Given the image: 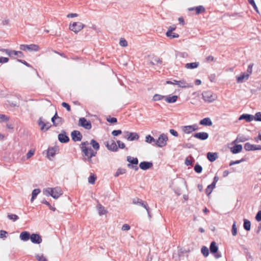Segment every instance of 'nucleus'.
Here are the masks:
<instances>
[{"label":"nucleus","mask_w":261,"mask_h":261,"mask_svg":"<svg viewBox=\"0 0 261 261\" xmlns=\"http://www.w3.org/2000/svg\"><path fill=\"white\" fill-rule=\"evenodd\" d=\"M168 140L167 136L164 134L160 135L158 138V139L155 140L154 144H152L153 145H156L159 147H163L167 145V142Z\"/></svg>","instance_id":"f257e3e1"},{"label":"nucleus","mask_w":261,"mask_h":261,"mask_svg":"<svg viewBox=\"0 0 261 261\" xmlns=\"http://www.w3.org/2000/svg\"><path fill=\"white\" fill-rule=\"evenodd\" d=\"M85 27V24L80 22H74L69 24V29L77 34Z\"/></svg>","instance_id":"f03ea898"},{"label":"nucleus","mask_w":261,"mask_h":261,"mask_svg":"<svg viewBox=\"0 0 261 261\" xmlns=\"http://www.w3.org/2000/svg\"><path fill=\"white\" fill-rule=\"evenodd\" d=\"M127 161L129 163V164H127V167L128 168H133L135 171L138 170L139 167L137 166L138 164V160L137 158L128 156L127 157Z\"/></svg>","instance_id":"7ed1b4c3"},{"label":"nucleus","mask_w":261,"mask_h":261,"mask_svg":"<svg viewBox=\"0 0 261 261\" xmlns=\"http://www.w3.org/2000/svg\"><path fill=\"white\" fill-rule=\"evenodd\" d=\"M133 202L135 204H138L143 207H144L147 212V214L149 217H151L150 208L148 206L146 202L143 201L142 200L139 198H135L133 199Z\"/></svg>","instance_id":"20e7f679"},{"label":"nucleus","mask_w":261,"mask_h":261,"mask_svg":"<svg viewBox=\"0 0 261 261\" xmlns=\"http://www.w3.org/2000/svg\"><path fill=\"white\" fill-rule=\"evenodd\" d=\"M203 100L208 102H212L216 99V96L210 91H204L202 94Z\"/></svg>","instance_id":"39448f33"},{"label":"nucleus","mask_w":261,"mask_h":261,"mask_svg":"<svg viewBox=\"0 0 261 261\" xmlns=\"http://www.w3.org/2000/svg\"><path fill=\"white\" fill-rule=\"evenodd\" d=\"M79 125L88 130H89L92 128L91 122L90 121H88L84 117H82L79 119Z\"/></svg>","instance_id":"423d86ee"},{"label":"nucleus","mask_w":261,"mask_h":261,"mask_svg":"<svg viewBox=\"0 0 261 261\" xmlns=\"http://www.w3.org/2000/svg\"><path fill=\"white\" fill-rule=\"evenodd\" d=\"M39 46L36 44H32L30 45L22 44V45H20V49L21 50H24V51H26V50H29L30 51H38L39 50Z\"/></svg>","instance_id":"0eeeda50"},{"label":"nucleus","mask_w":261,"mask_h":261,"mask_svg":"<svg viewBox=\"0 0 261 261\" xmlns=\"http://www.w3.org/2000/svg\"><path fill=\"white\" fill-rule=\"evenodd\" d=\"M167 84L177 85L179 87L181 88H189L190 86L184 80L176 81L173 80V81H168L166 82Z\"/></svg>","instance_id":"6e6552de"},{"label":"nucleus","mask_w":261,"mask_h":261,"mask_svg":"<svg viewBox=\"0 0 261 261\" xmlns=\"http://www.w3.org/2000/svg\"><path fill=\"white\" fill-rule=\"evenodd\" d=\"M89 144L88 141L82 142L80 145L83 155L86 158L89 157V147H87Z\"/></svg>","instance_id":"1a4fd4ad"},{"label":"nucleus","mask_w":261,"mask_h":261,"mask_svg":"<svg viewBox=\"0 0 261 261\" xmlns=\"http://www.w3.org/2000/svg\"><path fill=\"white\" fill-rule=\"evenodd\" d=\"M125 135L124 138H126L128 141L137 140L139 138V135L136 133H130L128 131L124 132Z\"/></svg>","instance_id":"9d476101"},{"label":"nucleus","mask_w":261,"mask_h":261,"mask_svg":"<svg viewBox=\"0 0 261 261\" xmlns=\"http://www.w3.org/2000/svg\"><path fill=\"white\" fill-rule=\"evenodd\" d=\"M244 148L246 151H254L261 150V145H252L247 142L244 144Z\"/></svg>","instance_id":"9b49d317"},{"label":"nucleus","mask_w":261,"mask_h":261,"mask_svg":"<svg viewBox=\"0 0 261 261\" xmlns=\"http://www.w3.org/2000/svg\"><path fill=\"white\" fill-rule=\"evenodd\" d=\"M58 138L59 141L62 143H68L70 140L64 130H62L61 133L58 135Z\"/></svg>","instance_id":"f8f14e48"},{"label":"nucleus","mask_w":261,"mask_h":261,"mask_svg":"<svg viewBox=\"0 0 261 261\" xmlns=\"http://www.w3.org/2000/svg\"><path fill=\"white\" fill-rule=\"evenodd\" d=\"M105 145L107 149L110 151L113 152L118 151V147L114 140H111L110 142L109 141L106 142Z\"/></svg>","instance_id":"ddd939ff"},{"label":"nucleus","mask_w":261,"mask_h":261,"mask_svg":"<svg viewBox=\"0 0 261 261\" xmlns=\"http://www.w3.org/2000/svg\"><path fill=\"white\" fill-rule=\"evenodd\" d=\"M72 140L74 142L80 141L82 140L83 136L82 134L79 130H73L71 133Z\"/></svg>","instance_id":"4468645a"},{"label":"nucleus","mask_w":261,"mask_h":261,"mask_svg":"<svg viewBox=\"0 0 261 261\" xmlns=\"http://www.w3.org/2000/svg\"><path fill=\"white\" fill-rule=\"evenodd\" d=\"M30 239L33 243L37 244H40L42 241L41 237L37 233L32 234Z\"/></svg>","instance_id":"2eb2a0df"},{"label":"nucleus","mask_w":261,"mask_h":261,"mask_svg":"<svg viewBox=\"0 0 261 261\" xmlns=\"http://www.w3.org/2000/svg\"><path fill=\"white\" fill-rule=\"evenodd\" d=\"M53 193L51 194V197L54 199H58L63 194L62 189L60 187H55L53 188Z\"/></svg>","instance_id":"dca6fc26"},{"label":"nucleus","mask_w":261,"mask_h":261,"mask_svg":"<svg viewBox=\"0 0 261 261\" xmlns=\"http://www.w3.org/2000/svg\"><path fill=\"white\" fill-rule=\"evenodd\" d=\"M193 137L201 140H205L208 138V134L206 132H199L194 134Z\"/></svg>","instance_id":"f3484780"},{"label":"nucleus","mask_w":261,"mask_h":261,"mask_svg":"<svg viewBox=\"0 0 261 261\" xmlns=\"http://www.w3.org/2000/svg\"><path fill=\"white\" fill-rule=\"evenodd\" d=\"M153 166L152 163L146 161H143L140 163L139 167L143 170H146Z\"/></svg>","instance_id":"a211bd4d"},{"label":"nucleus","mask_w":261,"mask_h":261,"mask_svg":"<svg viewBox=\"0 0 261 261\" xmlns=\"http://www.w3.org/2000/svg\"><path fill=\"white\" fill-rule=\"evenodd\" d=\"M254 116L249 114H243L241 115L239 118V120H245V121L247 122H250L253 120Z\"/></svg>","instance_id":"6ab92c4d"},{"label":"nucleus","mask_w":261,"mask_h":261,"mask_svg":"<svg viewBox=\"0 0 261 261\" xmlns=\"http://www.w3.org/2000/svg\"><path fill=\"white\" fill-rule=\"evenodd\" d=\"M249 74H247V73H246L244 72H242V73H241V74H240V76H238L236 77L237 82L238 83H243L244 80H248L249 78Z\"/></svg>","instance_id":"aec40b11"},{"label":"nucleus","mask_w":261,"mask_h":261,"mask_svg":"<svg viewBox=\"0 0 261 261\" xmlns=\"http://www.w3.org/2000/svg\"><path fill=\"white\" fill-rule=\"evenodd\" d=\"M19 238L21 240L23 241H27L31 238V234L29 232L24 231L21 232L19 236Z\"/></svg>","instance_id":"412c9836"},{"label":"nucleus","mask_w":261,"mask_h":261,"mask_svg":"<svg viewBox=\"0 0 261 261\" xmlns=\"http://www.w3.org/2000/svg\"><path fill=\"white\" fill-rule=\"evenodd\" d=\"M207 159L211 162H213L218 158V153L208 152L206 155Z\"/></svg>","instance_id":"4be33fe9"},{"label":"nucleus","mask_w":261,"mask_h":261,"mask_svg":"<svg viewBox=\"0 0 261 261\" xmlns=\"http://www.w3.org/2000/svg\"><path fill=\"white\" fill-rule=\"evenodd\" d=\"M199 124L203 126H212L213 124L212 121L211 119L208 117L204 118L201 120L199 122Z\"/></svg>","instance_id":"5701e85b"},{"label":"nucleus","mask_w":261,"mask_h":261,"mask_svg":"<svg viewBox=\"0 0 261 261\" xmlns=\"http://www.w3.org/2000/svg\"><path fill=\"white\" fill-rule=\"evenodd\" d=\"M242 145L241 144L235 145L230 148V151L233 154H237L242 150Z\"/></svg>","instance_id":"b1692460"},{"label":"nucleus","mask_w":261,"mask_h":261,"mask_svg":"<svg viewBox=\"0 0 261 261\" xmlns=\"http://www.w3.org/2000/svg\"><path fill=\"white\" fill-rule=\"evenodd\" d=\"M10 54V56H9L10 58H13L14 56H18L19 58H23L24 55L22 51H16L15 50H11Z\"/></svg>","instance_id":"393cba45"},{"label":"nucleus","mask_w":261,"mask_h":261,"mask_svg":"<svg viewBox=\"0 0 261 261\" xmlns=\"http://www.w3.org/2000/svg\"><path fill=\"white\" fill-rule=\"evenodd\" d=\"M210 252L213 254L216 253L218 252V247L217 246L215 242L213 241L211 243L210 246Z\"/></svg>","instance_id":"a878e982"},{"label":"nucleus","mask_w":261,"mask_h":261,"mask_svg":"<svg viewBox=\"0 0 261 261\" xmlns=\"http://www.w3.org/2000/svg\"><path fill=\"white\" fill-rule=\"evenodd\" d=\"M97 209L100 216L105 215L107 213V211L105 209V207L100 203L97 204Z\"/></svg>","instance_id":"bb28decb"},{"label":"nucleus","mask_w":261,"mask_h":261,"mask_svg":"<svg viewBox=\"0 0 261 261\" xmlns=\"http://www.w3.org/2000/svg\"><path fill=\"white\" fill-rule=\"evenodd\" d=\"M177 98L178 96L177 95H173L172 96H168L165 97V100L168 103H171L175 102L177 101Z\"/></svg>","instance_id":"cd10ccee"},{"label":"nucleus","mask_w":261,"mask_h":261,"mask_svg":"<svg viewBox=\"0 0 261 261\" xmlns=\"http://www.w3.org/2000/svg\"><path fill=\"white\" fill-rule=\"evenodd\" d=\"M57 150V148L56 147H49L47 149V156L51 157L54 156L56 153Z\"/></svg>","instance_id":"c85d7f7f"},{"label":"nucleus","mask_w":261,"mask_h":261,"mask_svg":"<svg viewBox=\"0 0 261 261\" xmlns=\"http://www.w3.org/2000/svg\"><path fill=\"white\" fill-rule=\"evenodd\" d=\"M37 123L38 125L40 127V129L42 131H45V127L46 126V124L45 123V122L43 121L42 117H40L38 119Z\"/></svg>","instance_id":"c756f323"},{"label":"nucleus","mask_w":261,"mask_h":261,"mask_svg":"<svg viewBox=\"0 0 261 261\" xmlns=\"http://www.w3.org/2000/svg\"><path fill=\"white\" fill-rule=\"evenodd\" d=\"M199 62H193L190 63H187L185 65V67L189 69H194L197 68L199 66Z\"/></svg>","instance_id":"7c9ffc66"},{"label":"nucleus","mask_w":261,"mask_h":261,"mask_svg":"<svg viewBox=\"0 0 261 261\" xmlns=\"http://www.w3.org/2000/svg\"><path fill=\"white\" fill-rule=\"evenodd\" d=\"M243 227H244V228L246 230H247V231L250 230V228H251V223H250V221H249L247 219H244Z\"/></svg>","instance_id":"2f4dec72"},{"label":"nucleus","mask_w":261,"mask_h":261,"mask_svg":"<svg viewBox=\"0 0 261 261\" xmlns=\"http://www.w3.org/2000/svg\"><path fill=\"white\" fill-rule=\"evenodd\" d=\"M90 144L92 146L94 149L97 151L99 149L100 146L99 143L94 139H92L90 142Z\"/></svg>","instance_id":"473e14b6"},{"label":"nucleus","mask_w":261,"mask_h":261,"mask_svg":"<svg viewBox=\"0 0 261 261\" xmlns=\"http://www.w3.org/2000/svg\"><path fill=\"white\" fill-rule=\"evenodd\" d=\"M215 186H212V184L208 185L205 189V192L207 196H209L213 191V190L215 188Z\"/></svg>","instance_id":"72a5a7b5"},{"label":"nucleus","mask_w":261,"mask_h":261,"mask_svg":"<svg viewBox=\"0 0 261 261\" xmlns=\"http://www.w3.org/2000/svg\"><path fill=\"white\" fill-rule=\"evenodd\" d=\"M196 14H199L205 12V8L203 6L195 7Z\"/></svg>","instance_id":"f704fd0d"},{"label":"nucleus","mask_w":261,"mask_h":261,"mask_svg":"<svg viewBox=\"0 0 261 261\" xmlns=\"http://www.w3.org/2000/svg\"><path fill=\"white\" fill-rule=\"evenodd\" d=\"M145 142L149 144H152V143H154L153 144H154L155 142V140L153 137L148 135L145 137Z\"/></svg>","instance_id":"c9c22d12"},{"label":"nucleus","mask_w":261,"mask_h":261,"mask_svg":"<svg viewBox=\"0 0 261 261\" xmlns=\"http://www.w3.org/2000/svg\"><path fill=\"white\" fill-rule=\"evenodd\" d=\"M191 125L184 126L182 127V131L186 134H190L192 133Z\"/></svg>","instance_id":"e433bc0d"},{"label":"nucleus","mask_w":261,"mask_h":261,"mask_svg":"<svg viewBox=\"0 0 261 261\" xmlns=\"http://www.w3.org/2000/svg\"><path fill=\"white\" fill-rule=\"evenodd\" d=\"M126 172V169L123 168H119L117 169V171L116 172L114 176L115 177H118L120 175H122L124 174Z\"/></svg>","instance_id":"4c0bfd02"},{"label":"nucleus","mask_w":261,"mask_h":261,"mask_svg":"<svg viewBox=\"0 0 261 261\" xmlns=\"http://www.w3.org/2000/svg\"><path fill=\"white\" fill-rule=\"evenodd\" d=\"M164 98H165V96H163V95H162L160 94H155L153 96L152 100L154 101H156L161 100Z\"/></svg>","instance_id":"58836bf2"},{"label":"nucleus","mask_w":261,"mask_h":261,"mask_svg":"<svg viewBox=\"0 0 261 261\" xmlns=\"http://www.w3.org/2000/svg\"><path fill=\"white\" fill-rule=\"evenodd\" d=\"M201 251L204 257H207L209 254L208 249L206 246H202Z\"/></svg>","instance_id":"ea45409f"},{"label":"nucleus","mask_w":261,"mask_h":261,"mask_svg":"<svg viewBox=\"0 0 261 261\" xmlns=\"http://www.w3.org/2000/svg\"><path fill=\"white\" fill-rule=\"evenodd\" d=\"M96 179V176L94 174H91L88 177V182L90 184L93 185L95 183Z\"/></svg>","instance_id":"a19ab883"},{"label":"nucleus","mask_w":261,"mask_h":261,"mask_svg":"<svg viewBox=\"0 0 261 261\" xmlns=\"http://www.w3.org/2000/svg\"><path fill=\"white\" fill-rule=\"evenodd\" d=\"M53 193V188H48L43 190V193L46 196H51V194Z\"/></svg>","instance_id":"79ce46f5"},{"label":"nucleus","mask_w":261,"mask_h":261,"mask_svg":"<svg viewBox=\"0 0 261 261\" xmlns=\"http://www.w3.org/2000/svg\"><path fill=\"white\" fill-rule=\"evenodd\" d=\"M176 28V27L174 25H173L172 26H170L168 28V31H167L166 33V36H169L170 35L171 33H172V32L173 31L175 30Z\"/></svg>","instance_id":"37998d69"},{"label":"nucleus","mask_w":261,"mask_h":261,"mask_svg":"<svg viewBox=\"0 0 261 261\" xmlns=\"http://www.w3.org/2000/svg\"><path fill=\"white\" fill-rule=\"evenodd\" d=\"M194 170L196 173H200L202 171V167L199 164H197L194 166Z\"/></svg>","instance_id":"c03bdc74"},{"label":"nucleus","mask_w":261,"mask_h":261,"mask_svg":"<svg viewBox=\"0 0 261 261\" xmlns=\"http://www.w3.org/2000/svg\"><path fill=\"white\" fill-rule=\"evenodd\" d=\"M248 140V139L245 137L242 136H238L236 140L234 141V142H244Z\"/></svg>","instance_id":"a18cd8bd"},{"label":"nucleus","mask_w":261,"mask_h":261,"mask_svg":"<svg viewBox=\"0 0 261 261\" xmlns=\"http://www.w3.org/2000/svg\"><path fill=\"white\" fill-rule=\"evenodd\" d=\"M7 217L10 220H12L13 221H16L19 219L18 216L15 214H9Z\"/></svg>","instance_id":"49530a36"},{"label":"nucleus","mask_w":261,"mask_h":261,"mask_svg":"<svg viewBox=\"0 0 261 261\" xmlns=\"http://www.w3.org/2000/svg\"><path fill=\"white\" fill-rule=\"evenodd\" d=\"M58 115L57 114V113L56 112L55 114L51 118V122L53 123V125L55 126H58V123H56V120L58 119Z\"/></svg>","instance_id":"de8ad7c7"},{"label":"nucleus","mask_w":261,"mask_h":261,"mask_svg":"<svg viewBox=\"0 0 261 261\" xmlns=\"http://www.w3.org/2000/svg\"><path fill=\"white\" fill-rule=\"evenodd\" d=\"M236 222L234 221L232 226L231 232L233 236H236L237 234V228L236 225Z\"/></svg>","instance_id":"09e8293b"},{"label":"nucleus","mask_w":261,"mask_h":261,"mask_svg":"<svg viewBox=\"0 0 261 261\" xmlns=\"http://www.w3.org/2000/svg\"><path fill=\"white\" fill-rule=\"evenodd\" d=\"M9 120V117L4 114H0V123L7 122Z\"/></svg>","instance_id":"8fccbe9b"},{"label":"nucleus","mask_w":261,"mask_h":261,"mask_svg":"<svg viewBox=\"0 0 261 261\" xmlns=\"http://www.w3.org/2000/svg\"><path fill=\"white\" fill-rule=\"evenodd\" d=\"M253 120L256 121H261V112H257L254 116Z\"/></svg>","instance_id":"3c124183"},{"label":"nucleus","mask_w":261,"mask_h":261,"mask_svg":"<svg viewBox=\"0 0 261 261\" xmlns=\"http://www.w3.org/2000/svg\"><path fill=\"white\" fill-rule=\"evenodd\" d=\"M152 60L156 65L161 64L162 63V60L159 57L154 56L152 57Z\"/></svg>","instance_id":"603ef678"},{"label":"nucleus","mask_w":261,"mask_h":261,"mask_svg":"<svg viewBox=\"0 0 261 261\" xmlns=\"http://www.w3.org/2000/svg\"><path fill=\"white\" fill-rule=\"evenodd\" d=\"M248 2L250 4H251L252 7H253L254 10L257 12V13H259V11H258V9L255 3V2L254 1V0H248Z\"/></svg>","instance_id":"864d4df0"},{"label":"nucleus","mask_w":261,"mask_h":261,"mask_svg":"<svg viewBox=\"0 0 261 261\" xmlns=\"http://www.w3.org/2000/svg\"><path fill=\"white\" fill-rule=\"evenodd\" d=\"M107 120L108 122L111 123H116L117 121V119L115 117H111V116H109L107 118Z\"/></svg>","instance_id":"5fc2aeb1"},{"label":"nucleus","mask_w":261,"mask_h":261,"mask_svg":"<svg viewBox=\"0 0 261 261\" xmlns=\"http://www.w3.org/2000/svg\"><path fill=\"white\" fill-rule=\"evenodd\" d=\"M119 44L123 47H126L128 45L127 41L124 38L120 39Z\"/></svg>","instance_id":"6e6d98bb"},{"label":"nucleus","mask_w":261,"mask_h":261,"mask_svg":"<svg viewBox=\"0 0 261 261\" xmlns=\"http://www.w3.org/2000/svg\"><path fill=\"white\" fill-rule=\"evenodd\" d=\"M245 160L242 158V159L240 160H237V161H231L230 163H229V166H231L233 165H236V164H240L241 163V162L244 161Z\"/></svg>","instance_id":"4d7b16f0"},{"label":"nucleus","mask_w":261,"mask_h":261,"mask_svg":"<svg viewBox=\"0 0 261 261\" xmlns=\"http://www.w3.org/2000/svg\"><path fill=\"white\" fill-rule=\"evenodd\" d=\"M40 192V190L39 189H35L33 190V191H32V196H33V198L36 197L37 195L38 194H39Z\"/></svg>","instance_id":"13d9d810"},{"label":"nucleus","mask_w":261,"mask_h":261,"mask_svg":"<svg viewBox=\"0 0 261 261\" xmlns=\"http://www.w3.org/2000/svg\"><path fill=\"white\" fill-rule=\"evenodd\" d=\"M97 154V151H94L91 147H89V156H95Z\"/></svg>","instance_id":"bf43d9fd"},{"label":"nucleus","mask_w":261,"mask_h":261,"mask_svg":"<svg viewBox=\"0 0 261 261\" xmlns=\"http://www.w3.org/2000/svg\"><path fill=\"white\" fill-rule=\"evenodd\" d=\"M62 106L64 108H66V110H67L68 112H70V111H71V108H70V105H69L68 103H66V102H62Z\"/></svg>","instance_id":"052dcab7"},{"label":"nucleus","mask_w":261,"mask_h":261,"mask_svg":"<svg viewBox=\"0 0 261 261\" xmlns=\"http://www.w3.org/2000/svg\"><path fill=\"white\" fill-rule=\"evenodd\" d=\"M9 60V59L8 58L3 57H0V63L1 64L7 63Z\"/></svg>","instance_id":"680f3d73"},{"label":"nucleus","mask_w":261,"mask_h":261,"mask_svg":"<svg viewBox=\"0 0 261 261\" xmlns=\"http://www.w3.org/2000/svg\"><path fill=\"white\" fill-rule=\"evenodd\" d=\"M122 133V131L120 129H118V130H114L113 131H112V134L114 136H117L119 135H120Z\"/></svg>","instance_id":"e2e57ef3"},{"label":"nucleus","mask_w":261,"mask_h":261,"mask_svg":"<svg viewBox=\"0 0 261 261\" xmlns=\"http://www.w3.org/2000/svg\"><path fill=\"white\" fill-rule=\"evenodd\" d=\"M117 144L118 145V147L121 148V149H123L125 147V145L124 143H123V142H122L120 140H117Z\"/></svg>","instance_id":"0e129e2a"},{"label":"nucleus","mask_w":261,"mask_h":261,"mask_svg":"<svg viewBox=\"0 0 261 261\" xmlns=\"http://www.w3.org/2000/svg\"><path fill=\"white\" fill-rule=\"evenodd\" d=\"M7 233V232L5 230H0V238H6Z\"/></svg>","instance_id":"69168bd1"},{"label":"nucleus","mask_w":261,"mask_h":261,"mask_svg":"<svg viewBox=\"0 0 261 261\" xmlns=\"http://www.w3.org/2000/svg\"><path fill=\"white\" fill-rule=\"evenodd\" d=\"M255 219L257 221L259 222L261 221V210L259 211L255 216Z\"/></svg>","instance_id":"338daca9"},{"label":"nucleus","mask_w":261,"mask_h":261,"mask_svg":"<svg viewBox=\"0 0 261 261\" xmlns=\"http://www.w3.org/2000/svg\"><path fill=\"white\" fill-rule=\"evenodd\" d=\"M35 153V151L34 150H30L29 151V152L27 154V159H29L31 157H32Z\"/></svg>","instance_id":"774afa93"}]
</instances>
